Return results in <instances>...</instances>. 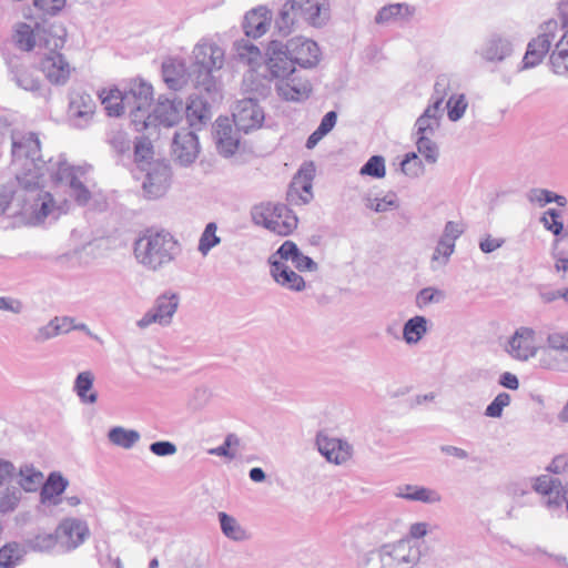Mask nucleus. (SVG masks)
Here are the masks:
<instances>
[{
	"instance_id": "1",
	"label": "nucleus",
	"mask_w": 568,
	"mask_h": 568,
	"mask_svg": "<svg viewBox=\"0 0 568 568\" xmlns=\"http://www.w3.org/2000/svg\"><path fill=\"white\" fill-rule=\"evenodd\" d=\"M193 57L190 68L180 59L170 58L163 61V81L173 91H179L191 82L209 95L216 93L217 85L213 73L223 67V50L213 43H199L193 50Z\"/></svg>"
},
{
	"instance_id": "2",
	"label": "nucleus",
	"mask_w": 568,
	"mask_h": 568,
	"mask_svg": "<svg viewBox=\"0 0 568 568\" xmlns=\"http://www.w3.org/2000/svg\"><path fill=\"white\" fill-rule=\"evenodd\" d=\"M181 245L163 229H146L134 242V256L149 271L158 272L175 261Z\"/></svg>"
},
{
	"instance_id": "3",
	"label": "nucleus",
	"mask_w": 568,
	"mask_h": 568,
	"mask_svg": "<svg viewBox=\"0 0 568 568\" xmlns=\"http://www.w3.org/2000/svg\"><path fill=\"white\" fill-rule=\"evenodd\" d=\"M12 163L20 173H17L19 186L34 191L44 175L45 161L42 159L40 140L33 132L27 134H12Z\"/></svg>"
},
{
	"instance_id": "4",
	"label": "nucleus",
	"mask_w": 568,
	"mask_h": 568,
	"mask_svg": "<svg viewBox=\"0 0 568 568\" xmlns=\"http://www.w3.org/2000/svg\"><path fill=\"white\" fill-rule=\"evenodd\" d=\"M418 560V550L408 540L400 539L367 552L361 565L362 568H422Z\"/></svg>"
},
{
	"instance_id": "5",
	"label": "nucleus",
	"mask_w": 568,
	"mask_h": 568,
	"mask_svg": "<svg viewBox=\"0 0 568 568\" xmlns=\"http://www.w3.org/2000/svg\"><path fill=\"white\" fill-rule=\"evenodd\" d=\"M124 97L121 98L126 111L129 112L131 123L138 132L151 126L150 106L153 101V88L143 80H133L129 87L123 90Z\"/></svg>"
},
{
	"instance_id": "6",
	"label": "nucleus",
	"mask_w": 568,
	"mask_h": 568,
	"mask_svg": "<svg viewBox=\"0 0 568 568\" xmlns=\"http://www.w3.org/2000/svg\"><path fill=\"white\" fill-rule=\"evenodd\" d=\"M253 219L257 224H262L265 229L286 236L297 227V216L285 204H267L261 206L260 211L256 207L253 213Z\"/></svg>"
},
{
	"instance_id": "7",
	"label": "nucleus",
	"mask_w": 568,
	"mask_h": 568,
	"mask_svg": "<svg viewBox=\"0 0 568 568\" xmlns=\"http://www.w3.org/2000/svg\"><path fill=\"white\" fill-rule=\"evenodd\" d=\"M540 30L541 32L527 44L523 58V69H531L541 63L556 38L558 23L555 20H548L540 27Z\"/></svg>"
},
{
	"instance_id": "8",
	"label": "nucleus",
	"mask_w": 568,
	"mask_h": 568,
	"mask_svg": "<svg viewBox=\"0 0 568 568\" xmlns=\"http://www.w3.org/2000/svg\"><path fill=\"white\" fill-rule=\"evenodd\" d=\"M232 116L236 131H242L245 134L262 128L265 120L264 111L255 101V98L239 100L233 109Z\"/></svg>"
},
{
	"instance_id": "9",
	"label": "nucleus",
	"mask_w": 568,
	"mask_h": 568,
	"mask_svg": "<svg viewBox=\"0 0 568 568\" xmlns=\"http://www.w3.org/2000/svg\"><path fill=\"white\" fill-rule=\"evenodd\" d=\"M265 71L272 80L280 82L293 75L296 71L292 60L284 50V43L277 40L268 42L266 48Z\"/></svg>"
},
{
	"instance_id": "10",
	"label": "nucleus",
	"mask_w": 568,
	"mask_h": 568,
	"mask_svg": "<svg viewBox=\"0 0 568 568\" xmlns=\"http://www.w3.org/2000/svg\"><path fill=\"white\" fill-rule=\"evenodd\" d=\"M179 307V296L175 293L160 295L151 310H149L138 322L140 328H146L153 323L169 325Z\"/></svg>"
},
{
	"instance_id": "11",
	"label": "nucleus",
	"mask_w": 568,
	"mask_h": 568,
	"mask_svg": "<svg viewBox=\"0 0 568 568\" xmlns=\"http://www.w3.org/2000/svg\"><path fill=\"white\" fill-rule=\"evenodd\" d=\"M284 50L290 55L294 69L296 65L310 69L320 62V48L313 40L302 37L293 38L284 44Z\"/></svg>"
},
{
	"instance_id": "12",
	"label": "nucleus",
	"mask_w": 568,
	"mask_h": 568,
	"mask_svg": "<svg viewBox=\"0 0 568 568\" xmlns=\"http://www.w3.org/2000/svg\"><path fill=\"white\" fill-rule=\"evenodd\" d=\"M514 52V43L510 37L491 32L488 34L476 53L486 62L500 63L511 57Z\"/></svg>"
},
{
	"instance_id": "13",
	"label": "nucleus",
	"mask_w": 568,
	"mask_h": 568,
	"mask_svg": "<svg viewBox=\"0 0 568 568\" xmlns=\"http://www.w3.org/2000/svg\"><path fill=\"white\" fill-rule=\"evenodd\" d=\"M200 153L197 135L187 129L175 132L172 142V155L181 166L191 165Z\"/></svg>"
},
{
	"instance_id": "14",
	"label": "nucleus",
	"mask_w": 568,
	"mask_h": 568,
	"mask_svg": "<svg viewBox=\"0 0 568 568\" xmlns=\"http://www.w3.org/2000/svg\"><path fill=\"white\" fill-rule=\"evenodd\" d=\"M183 114L184 102L181 99L174 94L172 97H160L151 113V125L158 122L168 128L174 126L182 120Z\"/></svg>"
},
{
	"instance_id": "15",
	"label": "nucleus",
	"mask_w": 568,
	"mask_h": 568,
	"mask_svg": "<svg viewBox=\"0 0 568 568\" xmlns=\"http://www.w3.org/2000/svg\"><path fill=\"white\" fill-rule=\"evenodd\" d=\"M95 112V101L91 94L75 90L70 94L69 118L77 128H84Z\"/></svg>"
},
{
	"instance_id": "16",
	"label": "nucleus",
	"mask_w": 568,
	"mask_h": 568,
	"mask_svg": "<svg viewBox=\"0 0 568 568\" xmlns=\"http://www.w3.org/2000/svg\"><path fill=\"white\" fill-rule=\"evenodd\" d=\"M22 199L21 204H26V209L22 213L31 211L38 222H42L52 211L53 196L49 192H44L39 189V184L34 191L27 190L21 186Z\"/></svg>"
},
{
	"instance_id": "17",
	"label": "nucleus",
	"mask_w": 568,
	"mask_h": 568,
	"mask_svg": "<svg viewBox=\"0 0 568 568\" xmlns=\"http://www.w3.org/2000/svg\"><path fill=\"white\" fill-rule=\"evenodd\" d=\"M171 171L169 165L162 162L150 164L142 183L143 191L150 199L162 196L169 186Z\"/></svg>"
},
{
	"instance_id": "18",
	"label": "nucleus",
	"mask_w": 568,
	"mask_h": 568,
	"mask_svg": "<svg viewBox=\"0 0 568 568\" xmlns=\"http://www.w3.org/2000/svg\"><path fill=\"white\" fill-rule=\"evenodd\" d=\"M507 353L516 359L527 361L536 354L535 331L519 327L508 341Z\"/></svg>"
},
{
	"instance_id": "19",
	"label": "nucleus",
	"mask_w": 568,
	"mask_h": 568,
	"mask_svg": "<svg viewBox=\"0 0 568 568\" xmlns=\"http://www.w3.org/2000/svg\"><path fill=\"white\" fill-rule=\"evenodd\" d=\"M316 446L327 462L341 465L352 456V447L338 438H331L323 433L316 436Z\"/></svg>"
},
{
	"instance_id": "20",
	"label": "nucleus",
	"mask_w": 568,
	"mask_h": 568,
	"mask_svg": "<svg viewBox=\"0 0 568 568\" xmlns=\"http://www.w3.org/2000/svg\"><path fill=\"white\" fill-rule=\"evenodd\" d=\"M214 139L219 153L224 158L235 154L240 138L227 118H219L214 124Z\"/></svg>"
},
{
	"instance_id": "21",
	"label": "nucleus",
	"mask_w": 568,
	"mask_h": 568,
	"mask_svg": "<svg viewBox=\"0 0 568 568\" xmlns=\"http://www.w3.org/2000/svg\"><path fill=\"white\" fill-rule=\"evenodd\" d=\"M41 69L47 79L53 84H64L71 74V68L65 58L58 51H49L41 60Z\"/></svg>"
},
{
	"instance_id": "22",
	"label": "nucleus",
	"mask_w": 568,
	"mask_h": 568,
	"mask_svg": "<svg viewBox=\"0 0 568 568\" xmlns=\"http://www.w3.org/2000/svg\"><path fill=\"white\" fill-rule=\"evenodd\" d=\"M79 172L82 173L80 169H75L74 166H70L65 163H60L55 173V180L60 182H68L71 190V196L74 197L79 205H85L91 199V192L80 181L78 176Z\"/></svg>"
},
{
	"instance_id": "23",
	"label": "nucleus",
	"mask_w": 568,
	"mask_h": 568,
	"mask_svg": "<svg viewBox=\"0 0 568 568\" xmlns=\"http://www.w3.org/2000/svg\"><path fill=\"white\" fill-rule=\"evenodd\" d=\"M184 114L191 128L201 130L212 119L211 104L202 95H191L184 104Z\"/></svg>"
},
{
	"instance_id": "24",
	"label": "nucleus",
	"mask_w": 568,
	"mask_h": 568,
	"mask_svg": "<svg viewBox=\"0 0 568 568\" xmlns=\"http://www.w3.org/2000/svg\"><path fill=\"white\" fill-rule=\"evenodd\" d=\"M300 18L315 28L325 26L329 20L328 0H298Z\"/></svg>"
},
{
	"instance_id": "25",
	"label": "nucleus",
	"mask_w": 568,
	"mask_h": 568,
	"mask_svg": "<svg viewBox=\"0 0 568 568\" xmlns=\"http://www.w3.org/2000/svg\"><path fill=\"white\" fill-rule=\"evenodd\" d=\"M272 11L264 6L250 10L243 20V30L248 38H260L265 34L272 22Z\"/></svg>"
},
{
	"instance_id": "26",
	"label": "nucleus",
	"mask_w": 568,
	"mask_h": 568,
	"mask_svg": "<svg viewBox=\"0 0 568 568\" xmlns=\"http://www.w3.org/2000/svg\"><path fill=\"white\" fill-rule=\"evenodd\" d=\"M13 41L16 45L23 51H31L36 45L39 47V43H52V40L45 38V26L37 23L34 29H32L29 24L23 22L17 26Z\"/></svg>"
},
{
	"instance_id": "27",
	"label": "nucleus",
	"mask_w": 568,
	"mask_h": 568,
	"mask_svg": "<svg viewBox=\"0 0 568 568\" xmlns=\"http://www.w3.org/2000/svg\"><path fill=\"white\" fill-rule=\"evenodd\" d=\"M272 81L270 75L250 70L243 77L242 91L248 94L246 98H255L258 102L260 99H266L271 94Z\"/></svg>"
},
{
	"instance_id": "28",
	"label": "nucleus",
	"mask_w": 568,
	"mask_h": 568,
	"mask_svg": "<svg viewBox=\"0 0 568 568\" xmlns=\"http://www.w3.org/2000/svg\"><path fill=\"white\" fill-rule=\"evenodd\" d=\"M69 486V480L59 471H52L48 475L45 481H42L40 491V501L43 505L58 506L61 503L60 496Z\"/></svg>"
},
{
	"instance_id": "29",
	"label": "nucleus",
	"mask_w": 568,
	"mask_h": 568,
	"mask_svg": "<svg viewBox=\"0 0 568 568\" xmlns=\"http://www.w3.org/2000/svg\"><path fill=\"white\" fill-rule=\"evenodd\" d=\"M271 276L278 285L290 291L302 292L305 288L304 278L278 260L271 261Z\"/></svg>"
},
{
	"instance_id": "30",
	"label": "nucleus",
	"mask_w": 568,
	"mask_h": 568,
	"mask_svg": "<svg viewBox=\"0 0 568 568\" xmlns=\"http://www.w3.org/2000/svg\"><path fill=\"white\" fill-rule=\"evenodd\" d=\"M395 496L409 501H419L427 505L439 504L443 500L440 493L434 488L418 485H402L396 488Z\"/></svg>"
},
{
	"instance_id": "31",
	"label": "nucleus",
	"mask_w": 568,
	"mask_h": 568,
	"mask_svg": "<svg viewBox=\"0 0 568 568\" xmlns=\"http://www.w3.org/2000/svg\"><path fill=\"white\" fill-rule=\"evenodd\" d=\"M278 95L286 101H302L308 98L311 84L302 81L295 73L275 83Z\"/></svg>"
},
{
	"instance_id": "32",
	"label": "nucleus",
	"mask_w": 568,
	"mask_h": 568,
	"mask_svg": "<svg viewBox=\"0 0 568 568\" xmlns=\"http://www.w3.org/2000/svg\"><path fill=\"white\" fill-rule=\"evenodd\" d=\"M89 534L88 527L80 520L65 519L57 528L55 535L59 538H65L68 548L74 549L80 546Z\"/></svg>"
},
{
	"instance_id": "33",
	"label": "nucleus",
	"mask_w": 568,
	"mask_h": 568,
	"mask_svg": "<svg viewBox=\"0 0 568 568\" xmlns=\"http://www.w3.org/2000/svg\"><path fill=\"white\" fill-rule=\"evenodd\" d=\"M300 9L296 0H287L278 11L274 21V28L278 34L286 37L291 34L298 21Z\"/></svg>"
},
{
	"instance_id": "34",
	"label": "nucleus",
	"mask_w": 568,
	"mask_h": 568,
	"mask_svg": "<svg viewBox=\"0 0 568 568\" xmlns=\"http://www.w3.org/2000/svg\"><path fill=\"white\" fill-rule=\"evenodd\" d=\"M444 109L428 105L415 122V136H434L440 126Z\"/></svg>"
},
{
	"instance_id": "35",
	"label": "nucleus",
	"mask_w": 568,
	"mask_h": 568,
	"mask_svg": "<svg viewBox=\"0 0 568 568\" xmlns=\"http://www.w3.org/2000/svg\"><path fill=\"white\" fill-rule=\"evenodd\" d=\"M94 375L91 371H84L77 375L73 390L82 404H95L98 393L93 389Z\"/></svg>"
},
{
	"instance_id": "36",
	"label": "nucleus",
	"mask_w": 568,
	"mask_h": 568,
	"mask_svg": "<svg viewBox=\"0 0 568 568\" xmlns=\"http://www.w3.org/2000/svg\"><path fill=\"white\" fill-rule=\"evenodd\" d=\"M19 476V487L21 491L36 493L43 481V473L37 469L32 464H24L20 466L17 471Z\"/></svg>"
},
{
	"instance_id": "37",
	"label": "nucleus",
	"mask_w": 568,
	"mask_h": 568,
	"mask_svg": "<svg viewBox=\"0 0 568 568\" xmlns=\"http://www.w3.org/2000/svg\"><path fill=\"white\" fill-rule=\"evenodd\" d=\"M549 62L556 74L562 75L568 73V30L556 43L551 51Z\"/></svg>"
},
{
	"instance_id": "38",
	"label": "nucleus",
	"mask_w": 568,
	"mask_h": 568,
	"mask_svg": "<svg viewBox=\"0 0 568 568\" xmlns=\"http://www.w3.org/2000/svg\"><path fill=\"white\" fill-rule=\"evenodd\" d=\"M217 517L221 530L225 537L234 541H244L250 539V534L241 526L236 518L224 511H220Z\"/></svg>"
},
{
	"instance_id": "39",
	"label": "nucleus",
	"mask_w": 568,
	"mask_h": 568,
	"mask_svg": "<svg viewBox=\"0 0 568 568\" xmlns=\"http://www.w3.org/2000/svg\"><path fill=\"white\" fill-rule=\"evenodd\" d=\"M106 436L111 444L123 449H131L141 438L138 430L128 429L122 426L110 428Z\"/></svg>"
},
{
	"instance_id": "40",
	"label": "nucleus",
	"mask_w": 568,
	"mask_h": 568,
	"mask_svg": "<svg viewBox=\"0 0 568 568\" xmlns=\"http://www.w3.org/2000/svg\"><path fill=\"white\" fill-rule=\"evenodd\" d=\"M8 65L12 73V80L19 88L31 92H37L40 89V81L33 77L31 71L18 65L12 60L8 62Z\"/></svg>"
},
{
	"instance_id": "41",
	"label": "nucleus",
	"mask_w": 568,
	"mask_h": 568,
	"mask_svg": "<svg viewBox=\"0 0 568 568\" xmlns=\"http://www.w3.org/2000/svg\"><path fill=\"white\" fill-rule=\"evenodd\" d=\"M22 190L19 186L14 191H3L0 193V215L8 214L14 216L22 213L26 209V204H21Z\"/></svg>"
},
{
	"instance_id": "42",
	"label": "nucleus",
	"mask_w": 568,
	"mask_h": 568,
	"mask_svg": "<svg viewBox=\"0 0 568 568\" xmlns=\"http://www.w3.org/2000/svg\"><path fill=\"white\" fill-rule=\"evenodd\" d=\"M312 183L293 181L286 193L290 205H304L312 201Z\"/></svg>"
},
{
	"instance_id": "43",
	"label": "nucleus",
	"mask_w": 568,
	"mask_h": 568,
	"mask_svg": "<svg viewBox=\"0 0 568 568\" xmlns=\"http://www.w3.org/2000/svg\"><path fill=\"white\" fill-rule=\"evenodd\" d=\"M99 97L108 115L120 116L124 111H126L124 103L121 101V98L124 97L123 91L118 88H113L108 91L104 90L99 94Z\"/></svg>"
},
{
	"instance_id": "44",
	"label": "nucleus",
	"mask_w": 568,
	"mask_h": 568,
	"mask_svg": "<svg viewBox=\"0 0 568 568\" xmlns=\"http://www.w3.org/2000/svg\"><path fill=\"white\" fill-rule=\"evenodd\" d=\"M414 13V9H412L406 3H394L386 7H383L376 18L375 21L377 23H387L390 21H396L398 19H405L410 17Z\"/></svg>"
},
{
	"instance_id": "45",
	"label": "nucleus",
	"mask_w": 568,
	"mask_h": 568,
	"mask_svg": "<svg viewBox=\"0 0 568 568\" xmlns=\"http://www.w3.org/2000/svg\"><path fill=\"white\" fill-rule=\"evenodd\" d=\"M427 332V320L424 316L409 318L403 328V336L407 344H416Z\"/></svg>"
},
{
	"instance_id": "46",
	"label": "nucleus",
	"mask_w": 568,
	"mask_h": 568,
	"mask_svg": "<svg viewBox=\"0 0 568 568\" xmlns=\"http://www.w3.org/2000/svg\"><path fill=\"white\" fill-rule=\"evenodd\" d=\"M40 26H45V38L52 40V43H39V47H43L49 51H58L63 48L67 38V29L62 24L49 23L43 21Z\"/></svg>"
},
{
	"instance_id": "47",
	"label": "nucleus",
	"mask_w": 568,
	"mask_h": 568,
	"mask_svg": "<svg viewBox=\"0 0 568 568\" xmlns=\"http://www.w3.org/2000/svg\"><path fill=\"white\" fill-rule=\"evenodd\" d=\"M547 346L549 351H545L541 364L548 368H555L557 365L548 361L551 357L550 351H568V335L554 332L547 337Z\"/></svg>"
},
{
	"instance_id": "48",
	"label": "nucleus",
	"mask_w": 568,
	"mask_h": 568,
	"mask_svg": "<svg viewBox=\"0 0 568 568\" xmlns=\"http://www.w3.org/2000/svg\"><path fill=\"white\" fill-rule=\"evenodd\" d=\"M416 148L418 154H420L425 162L428 164H435L439 158V149L437 143L433 140L434 136H415Z\"/></svg>"
},
{
	"instance_id": "49",
	"label": "nucleus",
	"mask_w": 568,
	"mask_h": 568,
	"mask_svg": "<svg viewBox=\"0 0 568 568\" xmlns=\"http://www.w3.org/2000/svg\"><path fill=\"white\" fill-rule=\"evenodd\" d=\"M527 199L530 203L538 204L541 207L551 202L557 203L559 206H565L567 204L565 196L555 194L549 190L538 187L531 189L527 193Z\"/></svg>"
},
{
	"instance_id": "50",
	"label": "nucleus",
	"mask_w": 568,
	"mask_h": 568,
	"mask_svg": "<svg viewBox=\"0 0 568 568\" xmlns=\"http://www.w3.org/2000/svg\"><path fill=\"white\" fill-rule=\"evenodd\" d=\"M364 204L367 209L376 213L393 211L399 206L398 199L395 193H388L383 197H365Z\"/></svg>"
},
{
	"instance_id": "51",
	"label": "nucleus",
	"mask_w": 568,
	"mask_h": 568,
	"mask_svg": "<svg viewBox=\"0 0 568 568\" xmlns=\"http://www.w3.org/2000/svg\"><path fill=\"white\" fill-rule=\"evenodd\" d=\"M22 498V491L16 486H7L0 493V513L9 514L14 511Z\"/></svg>"
},
{
	"instance_id": "52",
	"label": "nucleus",
	"mask_w": 568,
	"mask_h": 568,
	"mask_svg": "<svg viewBox=\"0 0 568 568\" xmlns=\"http://www.w3.org/2000/svg\"><path fill=\"white\" fill-rule=\"evenodd\" d=\"M58 544V535L55 532L38 534L26 540L27 547L37 552H49Z\"/></svg>"
},
{
	"instance_id": "53",
	"label": "nucleus",
	"mask_w": 568,
	"mask_h": 568,
	"mask_svg": "<svg viewBox=\"0 0 568 568\" xmlns=\"http://www.w3.org/2000/svg\"><path fill=\"white\" fill-rule=\"evenodd\" d=\"M452 90V79L447 74L438 75L434 84L432 103L429 105L436 106L437 109H444V100Z\"/></svg>"
},
{
	"instance_id": "54",
	"label": "nucleus",
	"mask_w": 568,
	"mask_h": 568,
	"mask_svg": "<svg viewBox=\"0 0 568 568\" xmlns=\"http://www.w3.org/2000/svg\"><path fill=\"white\" fill-rule=\"evenodd\" d=\"M400 171L408 178L416 179L424 174L425 166L416 152L407 153L400 162Z\"/></svg>"
},
{
	"instance_id": "55",
	"label": "nucleus",
	"mask_w": 568,
	"mask_h": 568,
	"mask_svg": "<svg viewBox=\"0 0 568 568\" xmlns=\"http://www.w3.org/2000/svg\"><path fill=\"white\" fill-rule=\"evenodd\" d=\"M216 230L217 225L214 222H210L201 234L197 250L203 256H206L214 246L220 244L221 239L216 235Z\"/></svg>"
},
{
	"instance_id": "56",
	"label": "nucleus",
	"mask_w": 568,
	"mask_h": 568,
	"mask_svg": "<svg viewBox=\"0 0 568 568\" xmlns=\"http://www.w3.org/2000/svg\"><path fill=\"white\" fill-rule=\"evenodd\" d=\"M22 551L17 542H8L0 548V566L13 568L22 560Z\"/></svg>"
},
{
	"instance_id": "57",
	"label": "nucleus",
	"mask_w": 568,
	"mask_h": 568,
	"mask_svg": "<svg viewBox=\"0 0 568 568\" xmlns=\"http://www.w3.org/2000/svg\"><path fill=\"white\" fill-rule=\"evenodd\" d=\"M468 106V102L465 94H453L449 97L446 108L447 116L452 122L459 121Z\"/></svg>"
},
{
	"instance_id": "58",
	"label": "nucleus",
	"mask_w": 568,
	"mask_h": 568,
	"mask_svg": "<svg viewBox=\"0 0 568 568\" xmlns=\"http://www.w3.org/2000/svg\"><path fill=\"white\" fill-rule=\"evenodd\" d=\"M108 143L111 145V148L120 155H123L125 153L130 152L131 149V141L126 134L121 129H112L108 133Z\"/></svg>"
},
{
	"instance_id": "59",
	"label": "nucleus",
	"mask_w": 568,
	"mask_h": 568,
	"mask_svg": "<svg viewBox=\"0 0 568 568\" xmlns=\"http://www.w3.org/2000/svg\"><path fill=\"white\" fill-rule=\"evenodd\" d=\"M362 175L373 179H383L386 174L385 159L382 155H373L359 170Z\"/></svg>"
},
{
	"instance_id": "60",
	"label": "nucleus",
	"mask_w": 568,
	"mask_h": 568,
	"mask_svg": "<svg viewBox=\"0 0 568 568\" xmlns=\"http://www.w3.org/2000/svg\"><path fill=\"white\" fill-rule=\"evenodd\" d=\"M454 251L455 248L452 247V245H448L445 241L439 240L432 255V270L435 271L445 266L448 263L449 257L452 256Z\"/></svg>"
},
{
	"instance_id": "61",
	"label": "nucleus",
	"mask_w": 568,
	"mask_h": 568,
	"mask_svg": "<svg viewBox=\"0 0 568 568\" xmlns=\"http://www.w3.org/2000/svg\"><path fill=\"white\" fill-rule=\"evenodd\" d=\"M154 151L151 141L148 138H140L134 143V161L138 164L148 163L153 158Z\"/></svg>"
},
{
	"instance_id": "62",
	"label": "nucleus",
	"mask_w": 568,
	"mask_h": 568,
	"mask_svg": "<svg viewBox=\"0 0 568 568\" xmlns=\"http://www.w3.org/2000/svg\"><path fill=\"white\" fill-rule=\"evenodd\" d=\"M510 395L507 393H499L494 400L486 407L485 415L487 417L499 418L503 410L510 404Z\"/></svg>"
},
{
	"instance_id": "63",
	"label": "nucleus",
	"mask_w": 568,
	"mask_h": 568,
	"mask_svg": "<svg viewBox=\"0 0 568 568\" xmlns=\"http://www.w3.org/2000/svg\"><path fill=\"white\" fill-rule=\"evenodd\" d=\"M300 251L301 250L298 248L296 243H294L293 241H285L277 248V251L268 257V263L271 264V261H273V260H278L281 262H283V261L293 262Z\"/></svg>"
},
{
	"instance_id": "64",
	"label": "nucleus",
	"mask_w": 568,
	"mask_h": 568,
	"mask_svg": "<svg viewBox=\"0 0 568 568\" xmlns=\"http://www.w3.org/2000/svg\"><path fill=\"white\" fill-rule=\"evenodd\" d=\"M237 54L248 63L255 62L261 57L260 49L248 40H241L235 43Z\"/></svg>"
}]
</instances>
